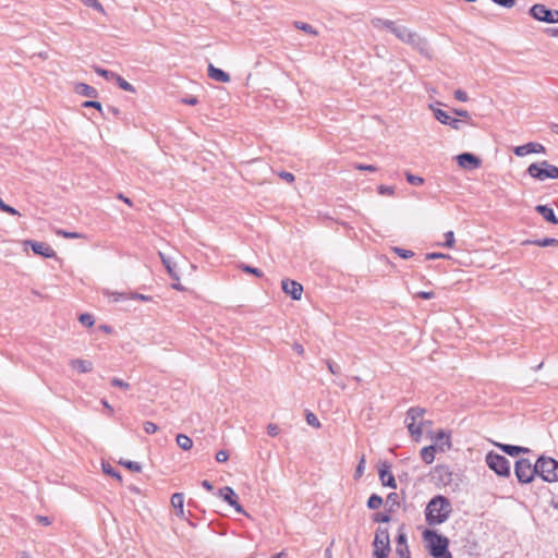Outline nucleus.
<instances>
[{
	"instance_id": "f257e3e1",
	"label": "nucleus",
	"mask_w": 558,
	"mask_h": 558,
	"mask_svg": "<svg viewBox=\"0 0 558 558\" xmlns=\"http://www.w3.org/2000/svg\"><path fill=\"white\" fill-rule=\"evenodd\" d=\"M451 512L450 500L442 495H437L428 501L425 509V519L428 525L434 526L446 522Z\"/></svg>"
},
{
	"instance_id": "f03ea898",
	"label": "nucleus",
	"mask_w": 558,
	"mask_h": 558,
	"mask_svg": "<svg viewBox=\"0 0 558 558\" xmlns=\"http://www.w3.org/2000/svg\"><path fill=\"white\" fill-rule=\"evenodd\" d=\"M422 536L425 542V547L433 558H452L449 550L448 537L430 529H426L422 533Z\"/></svg>"
},
{
	"instance_id": "7ed1b4c3",
	"label": "nucleus",
	"mask_w": 558,
	"mask_h": 558,
	"mask_svg": "<svg viewBox=\"0 0 558 558\" xmlns=\"http://www.w3.org/2000/svg\"><path fill=\"white\" fill-rule=\"evenodd\" d=\"M536 469H538L537 475L544 482L553 483L558 481V460L542 454L536 460Z\"/></svg>"
},
{
	"instance_id": "20e7f679",
	"label": "nucleus",
	"mask_w": 558,
	"mask_h": 558,
	"mask_svg": "<svg viewBox=\"0 0 558 558\" xmlns=\"http://www.w3.org/2000/svg\"><path fill=\"white\" fill-rule=\"evenodd\" d=\"M526 172L534 179L544 181L546 179H558V167L550 165L544 160L542 162H533L529 166Z\"/></svg>"
},
{
	"instance_id": "39448f33",
	"label": "nucleus",
	"mask_w": 558,
	"mask_h": 558,
	"mask_svg": "<svg viewBox=\"0 0 558 558\" xmlns=\"http://www.w3.org/2000/svg\"><path fill=\"white\" fill-rule=\"evenodd\" d=\"M425 414V409L420 407H412L408 410L405 416V424L411 436L417 441L422 436L421 421Z\"/></svg>"
},
{
	"instance_id": "423d86ee",
	"label": "nucleus",
	"mask_w": 558,
	"mask_h": 558,
	"mask_svg": "<svg viewBox=\"0 0 558 558\" xmlns=\"http://www.w3.org/2000/svg\"><path fill=\"white\" fill-rule=\"evenodd\" d=\"M487 466L494 471L498 476L509 477L511 474V468L509 460L499 453L489 451L485 458Z\"/></svg>"
},
{
	"instance_id": "0eeeda50",
	"label": "nucleus",
	"mask_w": 558,
	"mask_h": 558,
	"mask_svg": "<svg viewBox=\"0 0 558 558\" xmlns=\"http://www.w3.org/2000/svg\"><path fill=\"white\" fill-rule=\"evenodd\" d=\"M536 462L534 464L526 458H521L515 461L514 474L518 482L521 484L531 483L537 475Z\"/></svg>"
},
{
	"instance_id": "6e6552de",
	"label": "nucleus",
	"mask_w": 558,
	"mask_h": 558,
	"mask_svg": "<svg viewBox=\"0 0 558 558\" xmlns=\"http://www.w3.org/2000/svg\"><path fill=\"white\" fill-rule=\"evenodd\" d=\"M373 546V555L375 558H388L390 553V538L387 527H377Z\"/></svg>"
},
{
	"instance_id": "1a4fd4ad",
	"label": "nucleus",
	"mask_w": 558,
	"mask_h": 558,
	"mask_svg": "<svg viewBox=\"0 0 558 558\" xmlns=\"http://www.w3.org/2000/svg\"><path fill=\"white\" fill-rule=\"evenodd\" d=\"M529 14L539 22L548 24L558 23V10L548 9L545 4L536 3L532 5Z\"/></svg>"
},
{
	"instance_id": "9d476101",
	"label": "nucleus",
	"mask_w": 558,
	"mask_h": 558,
	"mask_svg": "<svg viewBox=\"0 0 558 558\" xmlns=\"http://www.w3.org/2000/svg\"><path fill=\"white\" fill-rule=\"evenodd\" d=\"M459 167L465 170H474L481 167L482 160L480 157L472 153H461L457 157Z\"/></svg>"
},
{
	"instance_id": "9b49d317",
	"label": "nucleus",
	"mask_w": 558,
	"mask_h": 558,
	"mask_svg": "<svg viewBox=\"0 0 558 558\" xmlns=\"http://www.w3.org/2000/svg\"><path fill=\"white\" fill-rule=\"evenodd\" d=\"M218 495L219 497H221L229 506L233 507L234 510L238 512V513H242L244 514L245 513V510L244 508L239 504L238 501V496L235 494V492L233 490V488L229 487V486H225L222 488L219 489L218 492Z\"/></svg>"
},
{
	"instance_id": "f8f14e48",
	"label": "nucleus",
	"mask_w": 558,
	"mask_h": 558,
	"mask_svg": "<svg viewBox=\"0 0 558 558\" xmlns=\"http://www.w3.org/2000/svg\"><path fill=\"white\" fill-rule=\"evenodd\" d=\"M281 288L282 291L294 301H299L302 296L303 286L295 280H291L288 278L283 279L281 281Z\"/></svg>"
},
{
	"instance_id": "ddd939ff",
	"label": "nucleus",
	"mask_w": 558,
	"mask_h": 558,
	"mask_svg": "<svg viewBox=\"0 0 558 558\" xmlns=\"http://www.w3.org/2000/svg\"><path fill=\"white\" fill-rule=\"evenodd\" d=\"M405 44L412 46L416 49L421 54L428 57L429 56V46L425 38L421 37L418 34L411 32L408 35Z\"/></svg>"
},
{
	"instance_id": "4468645a",
	"label": "nucleus",
	"mask_w": 558,
	"mask_h": 558,
	"mask_svg": "<svg viewBox=\"0 0 558 558\" xmlns=\"http://www.w3.org/2000/svg\"><path fill=\"white\" fill-rule=\"evenodd\" d=\"M26 245H29L33 253L45 258H51L56 256V252L45 242H38L34 240H28L25 242Z\"/></svg>"
},
{
	"instance_id": "2eb2a0df",
	"label": "nucleus",
	"mask_w": 558,
	"mask_h": 558,
	"mask_svg": "<svg viewBox=\"0 0 558 558\" xmlns=\"http://www.w3.org/2000/svg\"><path fill=\"white\" fill-rule=\"evenodd\" d=\"M514 154L518 157H523L529 154H544L546 148L539 143L530 142L514 148Z\"/></svg>"
},
{
	"instance_id": "dca6fc26",
	"label": "nucleus",
	"mask_w": 558,
	"mask_h": 558,
	"mask_svg": "<svg viewBox=\"0 0 558 558\" xmlns=\"http://www.w3.org/2000/svg\"><path fill=\"white\" fill-rule=\"evenodd\" d=\"M430 108L434 111V116L436 120H438L440 123L451 126L454 130H459L461 126V121L459 119L452 118L449 116L446 111L439 109V108H433L430 105Z\"/></svg>"
},
{
	"instance_id": "f3484780",
	"label": "nucleus",
	"mask_w": 558,
	"mask_h": 558,
	"mask_svg": "<svg viewBox=\"0 0 558 558\" xmlns=\"http://www.w3.org/2000/svg\"><path fill=\"white\" fill-rule=\"evenodd\" d=\"M378 474L384 486L390 488L397 487L395 476L390 471V464H388L387 462H383L378 469Z\"/></svg>"
},
{
	"instance_id": "a211bd4d",
	"label": "nucleus",
	"mask_w": 558,
	"mask_h": 558,
	"mask_svg": "<svg viewBox=\"0 0 558 558\" xmlns=\"http://www.w3.org/2000/svg\"><path fill=\"white\" fill-rule=\"evenodd\" d=\"M535 211L539 214L545 221L551 225H558V217L556 216L554 209L548 205H537L535 207Z\"/></svg>"
},
{
	"instance_id": "6ab92c4d",
	"label": "nucleus",
	"mask_w": 558,
	"mask_h": 558,
	"mask_svg": "<svg viewBox=\"0 0 558 558\" xmlns=\"http://www.w3.org/2000/svg\"><path fill=\"white\" fill-rule=\"evenodd\" d=\"M496 446L506 454L510 457H517L520 453H529L531 450L526 447L509 445V444H496Z\"/></svg>"
},
{
	"instance_id": "aec40b11",
	"label": "nucleus",
	"mask_w": 558,
	"mask_h": 558,
	"mask_svg": "<svg viewBox=\"0 0 558 558\" xmlns=\"http://www.w3.org/2000/svg\"><path fill=\"white\" fill-rule=\"evenodd\" d=\"M208 76L220 83H228L231 81V76L223 70L214 66L211 63L208 65Z\"/></svg>"
},
{
	"instance_id": "412c9836",
	"label": "nucleus",
	"mask_w": 558,
	"mask_h": 558,
	"mask_svg": "<svg viewBox=\"0 0 558 558\" xmlns=\"http://www.w3.org/2000/svg\"><path fill=\"white\" fill-rule=\"evenodd\" d=\"M74 90L76 94L88 97V98H97L98 97V90L85 83H77L75 84Z\"/></svg>"
},
{
	"instance_id": "4be33fe9",
	"label": "nucleus",
	"mask_w": 558,
	"mask_h": 558,
	"mask_svg": "<svg viewBox=\"0 0 558 558\" xmlns=\"http://www.w3.org/2000/svg\"><path fill=\"white\" fill-rule=\"evenodd\" d=\"M171 505L177 511V515L181 519L185 518L184 513V495L182 493H174L171 496Z\"/></svg>"
},
{
	"instance_id": "5701e85b",
	"label": "nucleus",
	"mask_w": 558,
	"mask_h": 558,
	"mask_svg": "<svg viewBox=\"0 0 558 558\" xmlns=\"http://www.w3.org/2000/svg\"><path fill=\"white\" fill-rule=\"evenodd\" d=\"M522 245H537L542 247L547 246H558V239L555 238H544L539 240H524L521 243Z\"/></svg>"
},
{
	"instance_id": "b1692460",
	"label": "nucleus",
	"mask_w": 558,
	"mask_h": 558,
	"mask_svg": "<svg viewBox=\"0 0 558 558\" xmlns=\"http://www.w3.org/2000/svg\"><path fill=\"white\" fill-rule=\"evenodd\" d=\"M72 368L77 369L80 373H88L93 369V363L87 360L74 359L70 362Z\"/></svg>"
},
{
	"instance_id": "393cba45",
	"label": "nucleus",
	"mask_w": 558,
	"mask_h": 558,
	"mask_svg": "<svg viewBox=\"0 0 558 558\" xmlns=\"http://www.w3.org/2000/svg\"><path fill=\"white\" fill-rule=\"evenodd\" d=\"M372 25L377 29L386 28L392 32L393 27H396V23L390 20H385L381 17H374L371 20Z\"/></svg>"
},
{
	"instance_id": "a878e982",
	"label": "nucleus",
	"mask_w": 558,
	"mask_h": 558,
	"mask_svg": "<svg viewBox=\"0 0 558 558\" xmlns=\"http://www.w3.org/2000/svg\"><path fill=\"white\" fill-rule=\"evenodd\" d=\"M435 438H436V440H437L438 442H440L438 447H439V449H440L441 451H444V450H445V447H446L447 449H450V448H451L450 436H449V435H448L444 429H439V430L436 433V437H435Z\"/></svg>"
},
{
	"instance_id": "bb28decb",
	"label": "nucleus",
	"mask_w": 558,
	"mask_h": 558,
	"mask_svg": "<svg viewBox=\"0 0 558 558\" xmlns=\"http://www.w3.org/2000/svg\"><path fill=\"white\" fill-rule=\"evenodd\" d=\"M435 453H436L435 445L426 446V447L422 448V450H421V458L425 463L430 464L435 459Z\"/></svg>"
},
{
	"instance_id": "cd10ccee",
	"label": "nucleus",
	"mask_w": 558,
	"mask_h": 558,
	"mask_svg": "<svg viewBox=\"0 0 558 558\" xmlns=\"http://www.w3.org/2000/svg\"><path fill=\"white\" fill-rule=\"evenodd\" d=\"M177 444L183 450H189L193 447V440L185 434L177 436Z\"/></svg>"
},
{
	"instance_id": "c85d7f7f",
	"label": "nucleus",
	"mask_w": 558,
	"mask_h": 558,
	"mask_svg": "<svg viewBox=\"0 0 558 558\" xmlns=\"http://www.w3.org/2000/svg\"><path fill=\"white\" fill-rule=\"evenodd\" d=\"M399 40L405 43L408 35L411 33L405 26L396 25L391 32Z\"/></svg>"
},
{
	"instance_id": "c756f323",
	"label": "nucleus",
	"mask_w": 558,
	"mask_h": 558,
	"mask_svg": "<svg viewBox=\"0 0 558 558\" xmlns=\"http://www.w3.org/2000/svg\"><path fill=\"white\" fill-rule=\"evenodd\" d=\"M383 505V498L377 494H372L366 502V506L371 510H376L380 508Z\"/></svg>"
},
{
	"instance_id": "7c9ffc66",
	"label": "nucleus",
	"mask_w": 558,
	"mask_h": 558,
	"mask_svg": "<svg viewBox=\"0 0 558 558\" xmlns=\"http://www.w3.org/2000/svg\"><path fill=\"white\" fill-rule=\"evenodd\" d=\"M239 268L243 272L248 274V275H253V276H255L257 278L264 277V272L259 268H257V267H253V266H250L247 264H243L242 263V264L239 265Z\"/></svg>"
},
{
	"instance_id": "2f4dec72",
	"label": "nucleus",
	"mask_w": 558,
	"mask_h": 558,
	"mask_svg": "<svg viewBox=\"0 0 558 558\" xmlns=\"http://www.w3.org/2000/svg\"><path fill=\"white\" fill-rule=\"evenodd\" d=\"M160 257L162 259V263L166 267V269L168 270V274L170 275V277L173 279V280H177L179 281L180 280V277L179 275L177 274V271L174 270V267L175 265H172L170 259L166 258L161 253H160Z\"/></svg>"
},
{
	"instance_id": "473e14b6",
	"label": "nucleus",
	"mask_w": 558,
	"mask_h": 558,
	"mask_svg": "<svg viewBox=\"0 0 558 558\" xmlns=\"http://www.w3.org/2000/svg\"><path fill=\"white\" fill-rule=\"evenodd\" d=\"M116 83L118 84V86L125 90V92H130V93H135V87L130 84L128 81H125L122 76H120L119 74H116V77L114 80Z\"/></svg>"
},
{
	"instance_id": "72a5a7b5",
	"label": "nucleus",
	"mask_w": 558,
	"mask_h": 558,
	"mask_svg": "<svg viewBox=\"0 0 558 558\" xmlns=\"http://www.w3.org/2000/svg\"><path fill=\"white\" fill-rule=\"evenodd\" d=\"M93 70L101 77H104L105 80L107 81H113L114 77H116V74L114 72L112 71H109L107 69H104V68H100L98 65H94L93 66Z\"/></svg>"
},
{
	"instance_id": "f704fd0d",
	"label": "nucleus",
	"mask_w": 558,
	"mask_h": 558,
	"mask_svg": "<svg viewBox=\"0 0 558 558\" xmlns=\"http://www.w3.org/2000/svg\"><path fill=\"white\" fill-rule=\"evenodd\" d=\"M119 464H121L122 466L126 468L128 470L132 471V472H141L142 471V465L141 463L138 462H135V461H131V460H123L121 459L119 461Z\"/></svg>"
},
{
	"instance_id": "c9c22d12",
	"label": "nucleus",
	"mask_w": 558,
	"mask_h": 558,
	"mask_svg": "<svg viewBox=\"0 0 558 558\" xmlns=\"http://www.w3.org/2000/svg\"><path fill=\"white\" fill-rule=\"evenodd\" d=\"M102 471L105 474L117 478L119 482L122 481L120 472H118L110 463L102 462Z\"/></svg>"
},
{
	"instance_id": "e433bc0d",
	"label": "nucleus",
	"mask_w": 558,
	"mask_h": 558,
	"mask_svg": "<svg viewBox=\"0 0 558 558\" xmlns=\"http://www.w3.org/2000/svg\"><path fill=\"white\" fill-rule=\"evenodd\" d=\"M386 504L389 507V512L393 511V508L400 505L399 495L397 493L388 494Z\"/></svg>"
},
{
	"instance_id": "4c0bfd02",
	"label": "nucleus",
	"mask_w": 558,
	"mask_h": 558,
	"mask_svg": "<svg viewBox=\"0 0 558 558\" xmlns=\"http://www.w3.org/2000/svg\"><path fill=\"white\" fill-rule=\"evenodd\" d=\"M294 26L298 28V29H301L310 35H317V32L315 31V28L311 25V24H307V23H304V22H300V21H296L294 22Z\"/></svg>"
},
{
	"instance_id": "58836bf2",
	"label": "nucleus",
	"mask_w": 558,
	"mask_h": 558,
	"mask_svg": "<svg viewBox=\"0 0 558 558\" xmlns=\"http://www.w3.org/2000/svg\"><path fill=\"white\" fill-rule=\"evenodd\" d=\"M372 519L374 522H378V523H388L391 521L389 511L388 512H376L373 514Z\"/></svg>"
},
{
	"instance_id": "ea45409f",
	"label": "nucleus",
	"mask_w": 558,
	"mask_h": 558,
	"mask_svg": "<svg viewBox=\"0 0 558 558\" xmlns=\"http://www.w3.org/2000/svg\"><path fill=\"white\" fill-rule=\"evenodd\" d=\"M78 322L85 327H92L95 324L94 317L88 313H83L78 316Z\"/></svg>"
},
{
	"instance_id": "a19ab883",
	"label": "nucleus",
	"mask_w": 558,
	"mask_h": 558,
	"mask_svg": "<svg viewBox=\"0 0 558 558\" xmlns=\"http://www.w3.org/2000/svg\"><path fill=\"white\" fill-rule=\"evenodd\" d=\"M393 252L403 259H409L414 256V252L402 247H393Z\"/></svg>"
},
{
	"instance_id": "79ce46f5",
	"label": "nucleus",
	"mask_w": 558,
	"mask_h": 558,
	"mask_svg": "<svg viewBox=\"0 0 558 558\" xmlns=\"http://www.w3.org/2000/svg\"><path fill=\"white\" fill-rule=\"evenodd\" d=\"M86 7L93 8L96 11L105 14V9L98 0H81Z\"/></svg>"
},
{
	"instance_id": "37998d69",
	"label": "nucleus",
	"mask_w": 558,
	"mask_h": 558,
	"mask_svg": "<svg viewBox=\"0 0 558 558\" xmlns=\"http://www.w3.org/2000/svg\"><path fill=\"white\" fill-rule=\"evenodd\" d=\"M57 234L62 238H65V239H83V238H85V235L82 233L70 232V231H65V230H58Z\"/></svg>"
},
{
	"instance_id": "c03bdc74",
	"label": "nucleus",
	"mask_w": 558,
	"mask_h": 558,
	"mask_svg": "<svg viewBox=\"0 0 558 558\" xmlns=\"http://www.w3.org/2000/svg\"><path fill=\"white\" fill-rule=\"evenodd\" d=\"M407 181L412 185H422L424 183V179L422 177L412 174L411 172L405 173Z\"/></svg>"
},
{
	"instance_id": "a18cd8bd",
	"label": "nucleus",
	"mask_w": 558,
	"mask_h": 558,
	"mask_svg": "<svg viewBox=\"0 0 558 558\" xmlns=\"http://www.w3.org/2000/svg\"><path fill=\"white\" fill-rule=\"evenodd\" d=\"M396 546H408L407 535L403 532V525H401L398 535L396 536Z\"/></svg>"
},
{
	"instance_id": "49530a36",
	"label": "nucleus",
	"mask_w": 558,
	"mask_h": 558,
	"mask_svg": "<svg viewBox=\"0 0 558 558\" xmlns=\"http://www.w3.org/2000/svg\"><path fill=\"white\" fill-rule=\"evenodd\" d=\"M305 417L308 425L316 428L320 427V422L314 413L307 411Z\"/></svg>"
},
{
	"instance_id": "de8ad7c7",
	"label": "nucleus",
	"mask_w": 558,
	"mask_h": 558,
	"mask_svg": "<svg viewBox=\"0 0 558 558\" xmlns=\"http://www.w3.org/2000/svg\"><path fill=\"white\" fill-rule=\"evenodd\" d=\"M396 555L398 558H411L409 546H396Z\"/></svg>"
},
{
	"instance_id": "09e8293b",
	"label": "nucleus",
	"mask_w": 558,
	"mask_h": 558,
	"mask_svg": "<svg viewBox=\"0 0 558 558\" xmlns=\"http://www.w3.org/2000/svg\"><path fill=\"white\" fill-rule=\"evenodd\" d=\"M454 243H456V241H454V233H453V231H447L445 233V242H444L442 245L445 247L451 248V247H453Z\"/></svg>"
},
{
	"instance_id": "8fccbe9b",
	"label": "nucleus",
	"mask_w": 558,
	"mask_h": 558,
	"mask_svg": "<svg viewBox=\"0 0 558 558\" xmlns=\"http://www.w3.org/2000/svg\"><path fill=\"white\" fill-rule=\"evenodd\" d=\"M95 98H92L90 100H86L83 102V107L84 108H94L96 110H98L99 112H101L102 110V106L99 101L97 100H94Z\"/></svg>"
},
{
	"instance_id": "3c124183",
	"label": "nucleus",
	"mask_w": 558,
	"mask_h": 558,
	"mask_svg": "<svg viewBox=\"0 0 558 558\" xmlns=\"http://www.w3.org/2000/svg\"><path fill=\"white\" fill-rule=\"evenodd\" d=\"M0 210H3L4 213L7 214H10V215H20V213L12 206L5 204L3 201L0 199Z\"/></svg>"
},
{
	"instance_id": "603ef678",
	"label": "nucleus",
	"mask_w": 558,
	"mask_h": 558,
	"mask_svg": "<svg viewBox=\"0 0 558 558\" xmlns=\"http://www.w3.org/2000/svg\"><path fill=\"white\" fill-rule=\"evenodd\" d=\"M110 383H111V386H113V387H119V388H122L125 390L130 388L129 383H126L120 378H117V377L112 378Z\"/></svg>"
},
{
	"instance_id": "864d4df0",
	"label": "nucleus",
	"mask_w": 558,
	"mask_h": 558,
	"mask_svg": "<svg viewBox=\"0 0 558 558\" xmlns=\"http://www.w3.org/2000/svg\"><path fill=\"white\" fill-rule=\"evenodd\" d=\"M144 427V430L147 433V434H154L158 430V426L150 422V421H146L143 425Z\"/></svg>"
},
{
	"instance_id": "5fc2aeb1",
	"label": "nucleus",
	"mask_w": 558,
	"mask_h": 558,
	"mask_svg": "<svg viewBox=\"0 0 558 558\" xmlns=\"http://www.w3.org/2000/svg\"><path fill=\"white\" fill-rule=\"evenodd\" d=\"M280 432V428L277 424L270 423L267 425V434L271 437H276Z\"/></svg>"
},
{
	"instance_id": "6e6d98bb",
	"label": "nucleus",
	"mask_w": 558,
	"mask_h": 558,
	"mask_svg": "<svg viewBox=\"0 0 558 558\" xmlns=\"http://www.w3.org/2000/svg\"><path fill=\"white\" fill-rule=\"evenodd\" d=\"M454 98L459 101L465 102L469 100L468 94L462 89L454 90Z\"/></svg>"
},
{
	"instance_id": "4d7b16f0",
	"label": "nucleus",
	"mask_w": 558,
	"mask_h": 558,
	"mask_svg": "<svg viewBox=\"0 0 558 558\" xmlns=\"http://www.w3.org/2000/svg\"><path fill=\"white\" fill-rule=\"evenodd\" d=\"M378 193L380 195H393L395 189L392 186H388V185H379Z\"/></svg>"
},
{
	"instance_id": "13d9d810",
	"label": "nucleus",
	"mask_w": 558,
	"mask_h": 558,
	"mask_svg": "<svg viewBox=\"0 0 558 558\" xmlns=\"http://www.w3.org/2000/svg\"><path fill=\"white\" fill-rule=\"evenodd\" d=\"M494 3L510 9L515 4V0H492Z\"/></svg>"
},
{
	"instance_id": "bf43d9fd",
	"label": "nucleus",
	"mask_w": 558,
	"mask_h": 558,
	"mask_svg": "<svg viewBox=\"0 0 558 558\" xmlns=\"http://www.w3.org/2000/svg\"><path fill=\"white\" fill-rule=\"evenodd\" d=\"M355 169L361 170V171H369V172L377 171V168L374 165H364V163H356Z\"/></svg>"
},
{
	"instance_id": "052dcab7",
	"label": "nucleus",
	"mask_w": 558,
	"mask_h": 558,
	"mask_svg": "<svg viewBox=\"0 0 558 558\" xmlns=\"http://www.w3.org/2000/svg\"><path fill=\"white\" fill-rule=\"evenodd\" d=\"M216 461L217 462H226L228 459H229V453L228 451L226 450H219L217 453H216Z\"/></svg>"
},
{
	"instance_id": "680f3d73",
	"label": "nucleus",
	"mask_w": 558,
	"mask_h": 558,
	"mask_svg": "<svg viewBox=\"0 0 558 558\" xmlns=\"http://www.w3.org/2000/svg\"><path fill=\"white\" fill-rule=\"evenodd\" d=\"M35 520H36L37 523L43 524L45 526H48V525L51 524V519L49 517H47V515L37 514L35 517Z\"/></svg>"
},
{
	"instance_id": "e2e57ef3",
	"label": "nucleus",
	"mask_w": 558,
	"mask_h": 558,
	"mask_svg": "<svg viewBox=\"0 0 558 558\" xmlns=\"http://www.w3.org/2000/svg\"><path fill=\"white\" fill-rule=\"evenodd\" d=\"M278 175L281 179H283L284 181H287L288 183H292L295 180L294 174L291 172H288V171H281V172H279Z\"/></svg>"
},
{
	"instance_id": "0e129e2a",
	"label": "nucleus",
	"mask_w": 558,
	"mask_h": 558,
	"mask_svg": "<svg viewBox=\"0 0 558 558\" xmlns=\"http://www.w3.org/2000/svg\"><path fill=\"white\" fill-rule=\"evenodd\" d=\"M327 366H328V369L331 374L333 375H339L340 374V366L338 364H336L335 362L332 361H327Z\"/></svg>"
},
{
	"instance_id": "69168bd1",
	"label": "nucleus",
	"mask_w": 558,
	"mask_h": 558,
	"mask_svg": "<svg viewBox=\"0 0 558 558\" xmlns=\"http://www.w3.org/2000/svg\"><path fill=\"white\" fill-rule=\"evenodd\" d=\"M449 256L444 253H427L425 254V259H439V258H448Z\"/></svg>"
},
{
	"instance_id": "338daca9",
	"label": "nucleus",
	"mask_w": 558,
	"mask_h": 558,
	"mask_svg": "<svg viewBox=\"0 0 558 558\" xmlns=\"http://www.w3.org/2000/svg\"><path fill=\"white\" fill-rule=\"evenodd\" d=\"M417 296L423 300H430L435 296V293L433 291H421Z\"/></svg>"
},
{
	"instance_id": "774afa93",
	"label": "nucleus",
	"mask_w": 558,
	"mask_h": 558,
	"mask_svg": "<svg viewBox=\"0 0 558 558\" xmlns=\"http://www.w3.org/2000/svg\"><path fill=\"white\" fill-rule=\"evenodd\" d=\"M182 102L190 106H195L198 102L197 97L189 96L182 99Z\"/></svg>"
}]
</instances>
